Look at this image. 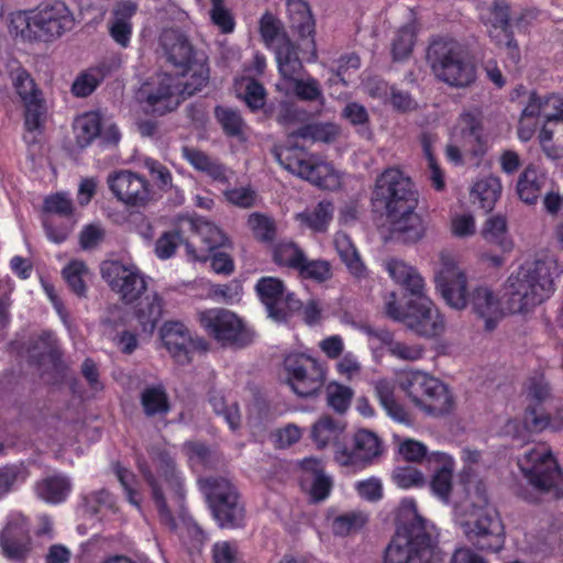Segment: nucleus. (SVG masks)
<instances>
[{"label": "nucleus", "instance_id": "64", "mask_svg": "<svg viewBox=\"0 0 563 563\" xmlns=\"http://www.w3.org/2000/svg\"><path fill=\"white\" fill-rule=\"evenodd\" d=\"M352 391L349 387L340 384H330L327 387L328 405L338 412H344L351 401Z\"/></svg>", "mask_w": 563, "mask_h": 563}, {"label": "nucleus", "instance_id": "60", "mask_svg": "<svg viewBox=\"0 0 563 563\" xmlns=\"http://www.w3.org/2000/svg\"><path fill=\"white\" fill-rule=\"evenodd\" d=\"M321 109H318L314 113L308 112L302 107L295 103H284L278 112V122L284 125L300 123L306 124L314 115L321 113Z\"/></svg>", "mask_w": 563, "mask_h": 563}, {"label": "nucleus", "instance_id": "59", "mask_svg": "<svg viewBox=\"0 0 563 563\" xmlns=\"http://www.w3.org/2000/svg\"><path fill=\"white\" fill-rule=\"evenodd\" d=\"M396 321H408L406 325L417 335L426 339L440 336L445 329L444 319H395Z\"/></svg>", "mask_w": 563, "mask_h": 563}, {"label": "nucleus", "instance_id": "15", "mask_svg": "<svg viewBox=\"0 0 563 563\" xmlns=\"http://www.w3.org/2000/svg\"><path fill=\"white\" fill-rule=\"evenodd\" d=\"M177 91L175 77L169 74H158L141 85L135 99L144 113L163 117L178 107Z\"/></svg>", "mask_w": 563, "mask_h": 563}, {"label": "nucleus", "instance_id": "19", "mask_svg": "<svg viewBox=\"0 0 563 563\" xmlns=\"http://www.w3.org/2000/svg\"><path fill=\"white\" fill-rule=\"evenodd\" d=\"M255 291L267 310V317H289L301 311L302 301L278 277H261L255 284Z\"/></svg>", "mask_w": 563, "mask_h": 563}, {"label": "nucleus", "instance_id": "48", "mask_svg": "<svg viewBox=\"0 0 563 563\" xmlns=\"http://www.w3.org/2000/svg\"><path fill=\"white\" fill-rule=\"evenodd\" d=\"M213 113L227 136L236 137L243 133L244 120L238 109L218 104Z\"/></svg>", "mask_w": 563, "mask_h": 563}, {"label": "nucleus", "instance_id": "28", "mask_svg": "<svg viewBox=\"0 0 563 563\" xmlns=\"http://www.w3.org/2000/svg\"><path fill=\"white\" fill-rule=\"evenodd\" d=\"M401 286L412 296L407 302L411 317H440L433 301L424 295V282L416 268Z\"/></svg>", "mask_w": 563, "mask_h": 563}, {"label": "nucleus", "instance_id": "3", "mask_svg": "<svg viewBox=\"0 0 563 563\" xmlns=\"http://www.w3.org/2000/svg\"><path fill=\"white\" fill-rule=\"evenodd\" d=\"M100 272L103 280L119 299L132 307L134 317H163L166 312L164 297L148 289L147 277L136 265L104 261Z\"/></svg>", "mask_w": 563, "mask_h": 563}, {"label": "nucleus", "instance_id": "47", "mask_svg": "<svg viewBox=\"0 0 563 563\" xmlns=\"http://www.w3.org/2000/svg\"><path fill=\"white\" fill-rule=\"evenodd\" d=\"M30 475L23 464H7L0 466V499L8 496L19 485L25 483Z\"/></svg>", "mask_w": 563, "mask_h": 563}, {"label": "nucleus", "instance_id": "39", "mask_svg": "<svg viewBox=\"0 0 563 563\" xmlns=\"http://www.w3.org/2000/svg\"><path fill=\"white\" fill-rule=\"evenodd\" d=\"M382 452V441L374 432L361 429L354 434L352 457L360 459L361 461L368 463L380 455Z\"/></svg>", "mask_w": 563, "mask_h": 563}, {"label": "nucleus", "instance_id": "6", "mask_svg": "<svg viewBox=\"0 0 563 563\" xmlns=\"http://www.w3.org/2000/svg\"><path fill=\"white\" fill-rule=\"evenodd\" d=\"M427 60L435 78L453 88L470 87L476 80V66L465 45L451 37L433 40Z\"/></svg>", "mask_w": 563, "mask_h": 563}, {"label": "nucleus", "instance_id": "63", "mask_svg": "<svg viewBox=\"0 0 563 563\" xmlns=\"http://www.w3.org/2000/svg\"><path fill=\"white\" fill-rule=\"evenodd\" d=\"M247 224L257 240L263 242L274 240L276 229L274 222L268 217L256 212L252 213L247 219Z\"/></svg>", "mask_w": 563, "mask_h": 563}, {"label": "nucleus", "instance_id": "23", "mask_svg": "<svg viewBox=\"0 0 563 563\" xmlns=\"http://www.w3.org/2000/svg\"><path fill=\"white\" fill-rule=\"evenodd\" d=\"M434 280L437 289L449 306L455 309L467 306V279L454 263H444Z\"/></svg>", "mask_w": 563, "mask_h": 563}, {"label": "nucleus", "instance_id": "52", "mask_svg": "<svg viewBox=\"0 0 563 563\" xmlns=\"http://www.w3.org/2000/svg\"><path fill=\"white\" fill-rule=\"evenodd\" d=\"M367 522V517L361 511H349L332 520V531L335 536L345 537L360 531Z\"/></svg>", "mask_w": 563, "mask_h": 563}, {"label": "nucleus", "instance_id": "22", "mask_svg": "<svg viewBox=\"0 0 563 563\" xmlns=\"http://www.w3.org/2000/svg\"><path fill=\"white\" fill-rule=\"evenodd\" d=\"M187 224L190 235L186 240V251L197 261L206 262L228 240L221 229L202 218L190 219Z\"/></svg>", "mask_w": 563, "mask_h": 563}, {"label": "nucleus", "instance_id": "36", "mask_svg": "<svg viewBox=\"0 0 563 563\" xmlns=\"http://www.w3.org/2000/svg\"><path fill=\"white\" fill-rule=\"evenodd\" d=\"M501 180L499 177L489 175L478 179L471 191L473 203L478 206L486 212L494 209L497 200L501 195Z\"/></svg>", "mask_w": 563, "mask_h": 563}, {"label": "nucleus", "instance_id": "32", "mask_svg": "<svg viewBox=\"0 0 563 563\" xmlns=\"http://www.w3.org/2000/svg\"><path fill=\"white\" fill-rule=\"evenodd\" d=\"M102 115L99 111H87L77 115L73 123L75 141L78 147L90 146L100 135Z\"/></svg>", "mask_w": 563, "mask_h": 563}, {"label": "nucleus", "instance_id": "41", "mask_svg": "<svg viewBox=\"0 0 563 563\" xmlns=\"http://www.w3.org/2000/svg\"><path fill=\"white\" fill-rule=\"evenodd\" d=\"M482 235L487 242L498 245L504 252L512 249V242L508 236L507 219L501 214L486 220Z\"/></svg>", "mask_w": 563, "mask_h": 563}, {"label": "nucleus", "instance_id": "18", "mask_svg": "<svg viewBox=\"0 0 563 563\" xmlns=\"http://www.w3.org/2000/svg\"><path fill=\"white\" fill-rule=\"evenodd\" d=\"M107 185L117 200L128 207H145L154 197L150 180L144 175L129 169L110 173Z\"/></svg>", "mask_w": 563, "mask_h": 563}, {"label": "nucleus", "instance_id": "33", "mask_svg": "<svg viewBox=\"0 0 563 563\" xmlns=\"http://www.w3.org/2000/svg\"><path fill=\"white\" fill-rule=\"evenodd\" d=\"M30 362L42 365L45 361L56 363L60 360L62 353L57 346V339L54 332L43 331L36 338L30 340L27 347Z\"/></svg>", "mask_w": 563, "mask_h": 563}, {"label": "nucleus", "instance_id": "45", "mask_svg": "<svg viewBox=\"0 0 563 563\" xmlns=\"http://www.w3.org/2000/svg\"><path fill=\"white\" fill-rule=\"evenodd\" d=\"M305 252L294 242H279L273 250V262L282 267L298 271L303 262Z\"/></svg>", "mask_w": 563, "mask_h": 563}, {"label": "nucleus", "instance_id": "29", "mask_svg": "<svg viewBox=\"0 0 563 563\" xmlns=\"http://www.w3.org/2000/svg\"><path fill=\"white\" fill-rule=\"evenodd\" d=\"M23 140L27 145L37 143V136L45 130L47 108L43 97L23 102Z\"/></svg>", "mask_w": 563, "mask_h": 563}, {"label": "nucleus", "instance_id": "17", "mask_svg": "<svg viewBox=\"0 0 563 563\" xmlns=\"http://www.w3.org/2000/svg\"><path fill=\"white\" fill-rule=\"evenodd\" d=\"M31 520L22 512L12 511L0 530V554L10 561L23 562L33 550Z\"/></svg>", "mask_w": 563, "mask_h": 563}, {"label": "nucleus", "instance_id": "9", "mask_svg": "<svg viewBox=\"0 0 563 563\" xmlns=\"http://www.w3.org/2000/svg\"><path fill=\"white\" fill-rule=\"evenodd\" d=\"M400 387L411 402L431 417L453 412L455 399L448 385L423 372H409L400 378Z\"/></svg>", "mask_w": 563, "mask_h": 563}, {"label": "nucleus", "instance_id": "44", "mask_svg": "<svg viewBox=\"0 0 563 563\" xmlns=\"http://www.w3.org/2000/svg\"><path fill=\"white\" fill-rule=\"evenodd\" d=\"M470 302L477 317H493L500 306L498 296L486 286L474 288L470 295Z\"/></svg>", "mask_w": 563, "mask_h": 563}, {"label": "nucleus", "instance_id": "49", "mask_svg": "<svg viewBox=\"0 0 563 563\" xmlns=\"http://www.w3.org/2000/svg\"><path fill=\"white\" fill-rule=\"evenodd\" d=\"M209 402L216 415L222 416L224 421L229 424L232 431H235L241 426V413L236 401L228 404L224 396L220 393H212L209 397Z\"/></svg>", "mask_w": 563, "mask_h": 563}, {"label": "nucleus", "instance_id": "56", "mask_svg": "<svg viewBox=\"0 0 563 563\" xmlns=\"http://www.w3.org/2000/svg\"><path fill=\"white\" fill-rule=\"evenodd\" d=\"M87 266L81 261H70L63 268V277L66 280L68 287L78 297H84L87 291V287L84 280V275L87 274Z\"/></svg>", "mask_w": 563, "mask_h": 563}, {"label": "nucleus", "instance_id": "61", "mask_svg": "<svg viewBox=\"0 0 563 563\" xmlns=\"http://www.w3.org/2000/svg\"><path fill=\"white\" fill-rule=\"evenodd\" d=\"M360 66L361 59L357 54L350 53L341 55L331 67L333 77L330 78V81L341 82L344 86H347L346 75L351 69L357 70Z\"/></svg>", "mask_w": 563, "mask_h": 563}, {"label": "nucleus", "instance_id": "7", "mask_svg": "<svg viewBox=\"0 0 563 563\" xmlns=\"http://www.w3.org/2000/svg\"><path fill=\"white\" fill-rule=\"evenodd\" d=\"M552 264L537 260L521 265L516 275L509 277L515 289L507 301L510 314H526L541 305L554 291Z\"/></svg>", "mask_w": 563, "mask_h": 563}, {"label": "nucleus", "instance_id": "26", "mask_svg": "<svg viewBox=\"0 0 563 563\" xmlns=\"http://www.w3.org/2000/svg\"><path fill=\"white\" fill-rule=\"evenodd\" d=\"M556 111L547 114L538 133L539 144L547 157H563V102H559Z\"/></svg>", "mask_w": 563, "mask_h": 563}, {"label": "nucleus", "instance_id": "46", "mask_svg": "<svg viewBox=\"0 0 563 563\" xmlns=\"http://www.w3.org/2000/svg\"><path fill=\"white\" fill-rule=\"evenodd\" d=\"M343 429L340 422L330 416L321 417L311 429V438L318 448H324L339 439Z\"/></svg>", "mask_w": 563, "mask_h": 563}, {"label": "nucleus", "instance_id": "31", "mask_svg": "<svg viewBox=\"0 0 563 563\" xmlns=\"http://www.w3.org/2000/svg\"><path fill=\"white\" fill-rule=\"evenodd\" d=\"M71 482L62 473L48 475L35 484L36 496L51 505L64 503L71 492Z\"/></svg>", "mask_w": 563, "mask_h": 563}, {"label": "nucleus", "instance_id": "13", "mask_svg": "<svg viewBox=\"0 0 563 563\" xmlns=\"http://www.w3.org/2000/svg\"><path fill=\"white\" fill-rule=\"evenodd\" d=\"M159 338L174 363L180 366L189 365L195 356L209 351L208 341L194 335L179 320H167L159 330Z\"/></svg>", "mask_w": 563, "mask_h": 563}, {"label": "nucleus", "instance_id": "54", "mask_svg": "<svg viewBox=\"0 0 563 563\" xmlns=\"http://www.w3.org/2000/svg\"><path fill=\"white\" fill-rule=\"evenodd\" d=\"M187 236H185L180 229L164 232L155 242V255L159 260H168L173 257L179 247L184 244L186 246Z\"/></svg>", "mask_w": 563, "mask_h": 563}, {"label": "nucleus", "instance_id": "11", "mask_svg": "<svg viewBox=\"0 0 563 563\" xmlns=\"http://www.w3.org/2000/svg\"><path fill=\"white\" fill-rule=\"evenodd\" d=\"M214 520L221 528H238L244 518V507L236 487L223 477L210 476L200 481Z\"/></svg>", "mask_w": 563, "mask_h": 563}, {"label": "nucleus", "instance_id": "37", "mask_svg": "<svg viewBox=\"0 0 563 563\" xmlns=\"http://www.w3.org/2000/svg\"><path fill=\"white\" fill-rule=\"evenodd\" d=\"M340 134V128L332 122H312L292 131L289 139H301L312 143H333Z\"/></svg>", "mask_w": 563, "mask_h": 563}, {"label": "nucleus", "instance_id": "14", "mask_svg": "<svg viewBox=\"0 0 563 563\" xmlns=\"http://www.w3.org/2000/svg\"><path fill=\"white\" fill-rule=\"evenodd\" d=\"M518 465L529 484L542 493L555 489L562 477L555 456L544 446H534L527 451Z\"/></svg>", "mask_w": 563, "mask_h": 563}, {"label": "nucleus", "instance_id": "16", "mask_svg": "<svg viewBox=\"0 0 563 563\" xmlns=\"http://www.w3.org/2000/svg\"><path fill=\"white\" fill-rule=\"evenodd\" d=\"M463 528L467 541L478 551L498 553L505 545V527L496 510L481 511Z\"/></svg>", "mask_w": 563, "mask_h": 563}, {"label": "nucleus", "instance_id": "12", "mask_svg": "<svg viewBox=\"0 0 563 563\" xmlns=\"http://www.w3.org/2000/svg\"><path fill=\"white\" fill-rule=\"evenodd\" d=\"M283 372L285 384L300 398L319 395L327 378V368L320 361L299 352L284 357Z\"/></svg>", "mask_w": 563, "mask_h": 563}, {"label": "nucleus", "instance_id": "21", "mask_svg": "<svg viewBox=\"0 0 563 563\" xmlns=\"http://www.w3.org/2000/svg\"><path fill=\"white\" fill-rule=\"evenodd\" d=\"M527 397L534 401L529 404L523 413V424L531 432H542L551 428L554 431L560 430V426L552 424V417L548 413L542 402L550 396V385L543 375L529 378L527 383Z\"/></svg>", "mask_w": 563, "mask_h": 563}, {"label": "nucleus", "instance_id": "40", "mask_svg": "<svg viewBox=\"0 0 563 563\" xmlns=\"http://www.w3.org/2000/svg\"><path fill=\"white\" fill-rule=\"evenodd\" d=\"M334 206L329 200H321L312 210L298 214V219L314 232H325L333 219Z\"/></svg>", "mask_w": 563, "mask_h": 563}, {"label": "nucleus", "instance_id": "10", "mask_svg": "<svg viewBox=\"0 0 563 563\" xmlns=\"http://www.w3.org/2000/svg\"><path fill=\"white\" fill-rule=\"evenodd\" d=\"M278 163L291 174L311 183L320 189L339 187V176L332 164L309 153L298 145L282 146L275 152Z\"/></svg>", "mask_w": 563, "mask_h": 563}, {"label": "nucleus", "instance_id": "4", "mask_svg": "<svg viewBox=\"0 0 563 563\" xmlns=\"http://www.w3.org/2000/svg\"><path fill=\"white\" fill-rule=\"evenodd\" d=\"M286 8L289 27L302 43L299 46L289 37H283L282 42L273 48L283 82L294 79L296 76H302L305 73L299 53L307 62H313L317 58L316 22L310 7L303 0H288Z\"/></svg>", "mask_w": 563, "mask_h": 563}, {"label": "nucleus", "instance_id": "30", "mask_svg": "<svg viewBox=\"0 0 563 563\" xmlns=\"http://www.w3.org/2000/svg\"><path fill=\"white\" fill-rule=\"evenodd\" d=\"M139 400L146 418H165L172 410L169 396L161 383L145 386Z\"/></svg>", "mask_w": 563, "mask_h": 563}, {"label": "nucleus", "instance_id": "42", "mask_svg": "<svg viewBox=\"0 0 563 563\" xmlns=\"http://www.w3.org/2000/svg\"><path fill=\"white\" fill-rule=\"evenodd\" d=\"M559 102H563V97L559 95H549L541 97L536 90L531 91L528 97V101L521 111V115L529 118L547 119V114L551 111H556L560 107H555Z\"/></svg>", "mask_w": 563, "mask_h": 563}, {"label": "nucleus", "instance_id": "51", "mask_svg": "<svg viewBox=\"0 0 563 563\" xmlns=\"http://www.w3.org/2000/svg\"><path fill=\"white\" fill-rule=\"evenodd\" d=\"M416 32L411 25H405L400 27L391 44L393 59L396 62H402L407 59L413 49L416 43Z\"/></svg>", "mask_w": 563, "mask_h": 563}, {"label": "nucleus", "instance_id": "43", "mask_svg": "<svg viewBox=\"0 0 563 563\" xmlns=\"http://www.w3.org/2000/svg\"><path fill=\"white\" fill-rule=\"evenodd\" d=\"M9 77L22 103L43 97L31 74L22 66L10 70Z\"/></svg>", "mask_w": 563, "mask_h": 563}, {"label": "nucleus", "instance_id": "62", "mask_svg": "<svg viewBox=\"0 0 563 563\" xmlns=\"http://www.w3.org/2000/svg\"><path fill=\"white\" fill-rule=\"evenodd\" d=\"M209 80V68L205 65H197V68L192 71L190 77L183 82H177V88L181 86V90L179 93L185 99L186 97H191L196 92L200 91Z\"/></svg>", "mask_w": 563, "mask_h": 563}, {"label": "nucleus", "instance_id": "20", "mask_svg": "<svg viewBox=\"0 0 563 563\" xmlns=\"http://www.w3.org/2000/svg\"><path fill=\"white\" fill-rule=\"evenodd\" d=\"M453 139L461 145L465 156L481 159L488 151V136L482 113L477 110L462 112L454 126Z\"/></svg>", "mask_w": 563, "mask_h": 563}, {"label": "nucleus", "instance_id": "57", "mask_svg": "<svg viewBox=\"0 0 563 563\" xmlns=\"http://www.w3.org/2000/svg\"><path fill=\"white\" fill-rule=\"evenodd\" d=\"M260 33L266 46L272 48H275L283 37H289L284 32L280 21L269 12L264 13L260 20Z\"/></svg>", "mask_w": 563, "mask_h": 563}, {"label": "nucleus", "instance_id": "53", "mask_svg": "<svg viewBox=\"0 0 563 563\" xmlns=\"http://www.w3.org/2000/svg\"><path fill=\"white\" fill-rule=\"evenodd\" d=\"M302 279L322 284L332 277L331 265L325 260H308L305 256L302 264L297 271Z\"/></svg>", "mask_w": 563, "mask_h": 563}, {"label": "nucleus", "instance_id": "1", "mask_svg": "<svg viewBox=\"0 0 563 563\" xmlns=\"http://www.w3.org/2000/svg\"><path fill=\"white\" fill-rule=\"evenodd\" d=\"M439 536L437 527L418 512L413 503L404 505L395 533L384 551V563L442 562Z\"/></svg>", "mask_w": 563, "mask_h": 563}, {"label": "nucleus", "instance_id": "34", "mask_svg": "<svg viewBox=\"0 0 563 563\" xmlns=\"http://www.w3.org/2000/svg\"><path fill=\"white\" fill-rule=\"evenodd\" d=\"M396 385L389 379H379L375 383V396L386 411L387 416L397 422H409V413L396 399Z\"/></svg>", "mask_w": 563, "mask_h": 563}, {"label": "nucleus", "instance_id": "50", "mask_svg": "<svg viewBox=\"0 0 563 563\" xmlns=\"http://www.w3.org/2000/svg\"><path fill=\"white\" fill-rule=\"evenodd\" d=\"M444 454L439 456L442 465L434 472L430 486L437 496L448 500L452 490L453 463L452 461H444Z\"/></svg>", "mask_w": 563, "mask_h": 563}, {"label": "nucleus", "instance_id": "38", "mask_svg": "<svg viewBox=\"0 0 563 563\" xmlns=\"http://www.w3.org/2000/svg\"><path fill=\"white\" fill-rule=\"evenodd\" d=\"M284 85L287 88H291L292 95L301 101L306 102H318L319 109L322 110L325 103L322 87L319 80L310 75L305 78L296 76L294 79H289Z\"/></svg>", "mask_w": 563, "mask_h": 563}, {"label": "nucleus", "instance_id": "8", "mask_svg": "<svg viewBox=\"0 0 563 563\" xmlns=\"http://www.w3.org/2000/svg\"><path fill=\"white\" fill-rule=\"evenodd\" d=\"M157 463L161 478H156L151 472L144 474V478L151 488L161 523L175 530L177 522L168 506V500L173 506L183 509L186 496L185 478L177 470L175 460L167 452L157 454Z\"/></svg>", "mask_w": 563, "mask_h": 563}, {"label": "nucleus", "instance_id": "2", "mask_svg": "<svg viewBox=\"0 0 563 563\" xmlns=\"http://www.w3.org/2000/svg\"><path fill=\"white\" fill-rule=\"evenodd\" d=\"M374 205L386 210L393 231L404 234L406 241L416 242L422 238L424 228L416 208L418 194L413 183L398 168H388L375 181L372 194Z\"/></svg>", "mask_w": 563, "mask_h": 563}, {"label": "nucleus", "instance_id": "24", "mask_svg": "<svg viewBox=\"0 0 563 563\" xmlns=\"http://www.w3.org/2000/svg\"><path fill=\"white\" fill-rule=\"evenodd\" d=\"M167 62L186 76L195 64V52L185 34L177 30L164 31L159 38Z\"/></svg>", "mask_w": 563, "mask_h": 563}, {"label": "nucleus", "instance_id": "58", "mask_svg": "<svg viewBox=\"0 0 563 563\" xmlns=\"http://www.w3.org/2000/svg\"><path fill=\"white\" fill-rule=\"evenodd\" d=\"M103 74L98 68H90L77 76L71 85L74 96L85 98L90 96L101 84Z\"/></svg>", "mask_w": 563, "mask_h": 563}, {"label": "nucleus", "instance_id": "35", "mask_svg": "<svg viewBox=\"0 0 563 563\" xmlns=\"http://www.w3.org/2000/svg\"><path fill=\"white\" fill-rule=\"evenodd\" d=\"M483 23L488 26L490 40L493 35L503 36L512 33V24L510 19V5L505 0H494L487 9V15L482 14Z\"/></svg>", "mask_w": 563, "mask_h": 563}, {"label": "nucleus", "instance_id": "55", "mask_svg": "<svg viewBox=\"0 0 563 563\" xmlns=\"http://www.w3.org/2000/svg\"><path fill=\"white\" fill-rule=\"evenodd\" d=\"M210 4L209 15L212 24L223 34L232 33L235 29V18L232 10L227 7L225 1L210 0Z\"/></svg>", "mask_w": 563, "mask_h": 563}, {"label": "nucleus", "instance_id": "27", "mask_svg": "<svg viewBox=\"0 0 563 563\" xmlns=\"http://www.w3.org/2000/svg\"><path fill=\"white\" fill-rule=\"evenodd\" d=\"M549 183L548 173L541 166L530 163L520 173L516 183V194L520 201L533 206L542 196Z\"/></svg>", "mask_w": 563, "mask_h": 563}, {"label": "nucleus", "instance_id": "25", "mask_svg": "<svg viewBox=\"0 0 563 563\" xmlns=\"http://www.w3.org/2000/svg\"><path fill=\"white\" fill-rule=\"evenodd\" d=\"M210 334L222 345L244 347L252 343L254 332L245 327L243 319H201Z\"/></svg>", "mask_w": 563, "mask_h": 563}, {"label": "nucleus", "instance_id": "5", "mask_svg": "<svg viewBox=\"0 0 563 563\" xmlns=\"http://www.w3.org/2000/svg\"><path fill=\"white\" fill-rule=\"evenodd\" d=\"M75 16L59 0L42 2L30 10L10 13L9 31L23 41L53 43L75 27Z\"/></svg>", "mask_w": 563, "mask_h": 563}]
</instances>
